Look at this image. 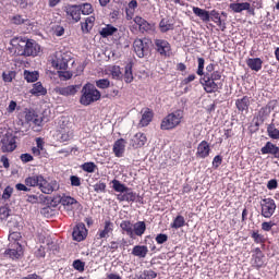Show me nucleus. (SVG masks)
<instances>
[{
  "label": "nucleus",
  "instance_id": "1",
  "mask_svg": "<svg viewBox=\"0 0 279 279\" xmlns=\"http://www.w3.org/2000/svg\"><path fill=\"white\" fill-rule=\"evenodd\" d=\"M8 48L9 53L12 56H24V58H36L40 53V45L34 39H27L26 37H13L10 40Z\"/></svg>",
  "mask_w": 279,
  "mask_h": 279
},
{
  "label": "nucleus",
  "instance_id": "2",
  "mask_svg": "<svg viewBox=\"0 0 279 279\" xmlns=\"http://www.w3.org/2000/svg\"><path fill=\"white\" fill-rule=\"evenodd\" d=\"M221 71H215V64L209 63L206 66V73H204L203 76L199 78V83L202 84L205 93H218L223 86V83H217L219 82V80H221Z\"/></svg>",
  "mask_w": 279,
  "mask_h": 279
},
{
  "label": "nucleus",
  "instance_id": "3",
  "mask_svg": "<svg viewBox=\"0 0 279 279\" xmlns=\"http://www.w3.org/2000/svg\"><path fill=\"white\" fill-rule=\"evenodd\" d=\"M24 182L26 186H38V189L41 191V193H45V195H51L53 191H58L60 189L58 181L52 180L49 182L47 179H45V177H43V174L27 177Z\"/></svg>",
  "mask_w": 279,
  "mask_h": 279
},
{
  "label": "nucleus",
  "instance_id": "4",
  "mask_svg": "<svg viewBox=\"0 0 279 279\" xmlns=\"http://www.w3.org/2000/svg\"><path fill=\"white\" fill-rule=\"evenodd\" d=\"M112 189L116 193H120L117 195L118 202H138V194L134 192L131 187H128L125 184L121 183V181L113 179L111 181Z\"/></svg>",
  "mask_w": 279,
  "mask_h": 279
},
{
  "label": "nucleus",
  "instance_id": "5",
  "mask_svg": "<svg viewBox=\"0 0 279 279\" xmlns=\"http://www.w3.org/2000/svg\"><path fill=\"white\" fill-rule=\"evenodd\" d=\"M120 228L122 234H126L130 239H136V236H143L145 234V230H147V226L145 221H137L132 223L130 220H123L120 223Z\"/></svg>",
  "mask_w": 279,
  "mask_h": 279
},
{
  "label": "nucleus",
  "instance_id": "6",
  "mask_svg": "<svg viewBox=\"0 0 279 279\" xmlns=\"http://www.w3.org/2000/svg\"><path fill=\"white\" fill-rule=\"evenodd\" d=\"M81 93L80 104H82V106H90V104H95V101L101 99V92L90 83L85 84Z\"/></svg>",
  "mask_w": 279,
  "mask_h": 279
},
{
  "label": "nucleus",
  "instance_id": "7",
  "mask_svg": "<svg viewBox=\"0 0 279 279\" xmlns=\"http://www.w3.org/2000/svg\"><path fill=\"white\" fill-rule=\"evenodd\" d=\"M182 119H184V110L177 109L162 119L160 130H175L182 123Z\"/></svg>",
  "mask_w": 279,
  "mask_h": 279
},
{
  "label": "nucleus",
  "instance_id": "8",
  "mask_svg": "<svg viewBox=\"0 0 279 279\" xmlns=\"http://www.w3.org/2000/svg\"><path fill=\"white\" fill-rule=\"evenodd\" d=\"M262 217L265 219H271L276 213V201L274 198H263L260 202Z\"/></svg>",
  "mask_w": 279,
  "mask_h": 279
},
{
  "label": "nucleus",
  "instance_id": "9",
  "mask_svg": "<svg viewBox=\"0 0 279 279\" xmlns=\"http://www.w3.org/2000/svg\"><path fill=\"white\" fill-rule=\"evenodd\" d=\"M64 12L68 21L72 23H80L82 20V7L80 5H66Z\"/></svg>",
  "mask_w": 279,
  "mask_h": 279
},
{
  "label": "nucleus",
  "instance_id": "10",
  "mask_svg": "<svg viewBox=\"0 0 279 279\" xmlns=\"http://www.w3.org/2000/svg\"><path fill=\"white\" fill-rule=\"evenodd\" d=\"M114 232V222L110 219L105 220L102 228L98 229L96 239H110V235Z\"/></svg>",
  "mask_w": 279,
  "mask_h": 279
},
{
  "label": "nucleus",
  "instance_id": "11",
  "mask_svg": "<svg viewBox=\"0 0 279 279\" xmlns=\"http://www.w3.org/2000/svg\"><path fill=\"white\" fill-rule=\"evenodd\" d=\"M133 49L137 58H145L149 51V44H147V39H135L133 43Z\"/></svg>",
  "mask_w": 279,
  "mask_h": 279
},
{
  "label": "nucleus",
  "instance_id": "12",
  "mask_svg": "<svg viewBox=\"0 0 279 279\" xmlns=\"http://www.w3.org/2000/svg\"><path fill=\"white\" fill-rule=\"evenodd\" d=\"M1 143H2L1 149H2L3 154L14 151V149H16V136H14L10 133H7L2 137Z\"/></svg>",
  "mask_w": 279,
  "mask_h": 279
},
{
  "label": "nucleus",
  "instance_id": "13",
  "mask_svg": "<svg viewBox=\"0 0 279 279\" xmlns=\"http://www.w3.org/2000/svg\"><path fill=\"white\" fill-rule=\"evenodd\" d=\"M5 258H11V260H19L23 256V246L21 243H13L11 247L4 251Z\"/></svg>",
  "mask_w": 279,
  "mask_h": 279
},
{
  "label": "nucleus",
  "instance_id": "14",
  "mask_svg": "<svg viewBox=\"0 0 279 279\" xmlns=\"http://www.w3.org/2000/svg\"><path fill=\"white\" fill-rule=\"evenodd\" d=\"M155 49L157 53L169 58L171 56V44L165 39H155Z\"/></svg>",
  "mask_w": 279,
  "mask_h": 279
},
{
  "label": "nucleus",
  "instance_id": "15",
  "mask_svg": "<svg viewBox=\"0 0 279 279\" xmlns=\"http://www.w3.org/2000/svg\"><path fill=\"white\" fill-rule=\"evenodd\" d=\"M276 106V100H270L265 107H262L257 112V120L260 123H265V119L271 114V111L275 110Z\"/></svg>",
  "mask_w": 279,
  "mask_h": 279
},
{
  "label": "nucleus",
  "instance_id": "16",
  "mask_svg": "<svg viewBox=\"0 0 279 279\" xmlns=\"http://www.w3.org/2000/svg\"><path fill=\"white\" fill-rule=\"evenodd\" d=\"M229 8L235 14H239L246 10L248 14H252V16H254V7H252L250 2H234L231 3Z\"/></svg>",
  "mask_w": 279,
  "mask_h": 279
},
{
  "label": "nucleus",
  "instance_id": "17",
  "mask_svg": "<svg viewBox=\"0 0 279 279\" xmlns=\"http://www.w3.org/2000/svg\"><path fill=\"white\" fill-rule=\"evenodd\" d=\"M88 234V230H86V225L84 223H77L72 232V238L74 241H77L78 243L84 241Z\"/></svg>",
  "mask_w": 279,
  "mask_h": 279
},
{
  "label": "nucleus",
  "instance_id": "18",
  "mask_svg": "<svg viewBox=\"0 0 279 279\" xmlns=\"http://www.w3.org/2000/svg\"><path fill=\"white\" fill-rule=\"evenodd\" d=\"M147 144V135H145V133H136L135 135H133V137L131 138V146L134 149H141V147H145V145Z\"/></svg>",
  "mask_w": 279,
  "mask_h": 279
},
{
  "label": "nucleus",
  "instance_id": "19",
  "mask_svg": "<svg viewBox=\"0 0 279 279\" xmlns=\"http://www.w3.org/2000/svg\"><path fill=\"white\" fill-rule=\"evenodd\" d=\"M250 97L243 96L242 98H238L235 100V108H238L239 112L242 114H247L250 112Z\"/></svg>",
  "mask_w": 279,
  "mask_h": 279
},
{
  "label": "nucleus",
  "instance_id": "20",
  "mask_svg": "<svg viewBox=\"0 0 279 279\" xmlns=\"http://www.w3.org/2000/svg\"><path fill=\"white\" fill-rule=\"evenodd\" d=\"M262 154L265 156L269 154L270 156H274V158H279V147L278 145L267 142L262 148Z\"/></svg>",
  "mask_w": 279,
  "mask_h": 279
},
{
  "label": "nucleus",
  "instance_id": "21",
  "mask_svg": "<svg viewBox=\"0 0 279 279\" xmlns=\"http://www.w3.org/2000/svg\"><path fill=\"white\" fill-rule=\"evenodd\" d=\"M54 93L62 95L63 97H71L77 94V85H69L65 87H56Z\"/></svg>",
  "mask_w": 279,
  "mask_h": 279
},
{
  "label": "nucleus",
  "instance_id": "22",
  "mask_svg": "<svg viewBox=\"0 0 279 279\" xmlns=\"http://www.w3.org/2000/svg\"><path fill=\"white\" fill-rule=\"evenodd\" d=\"M209 21H213V23H215L221 32H226V21L221 20V14H219V11H210Z\"/></svg>",
  "mask_w": 279,
  "mask_h": 279
},
{
  "label": "nucleus",
  "instance_id": "23",
  "mask_svg": "<svg viewBox=\"0 0 279 279\" xmlns=\"http://www.w3.org/2000/svg\"><path fill=\"white\" fill-rule=\"evenodd\" d=\"M210 156V144L206 141H202L197 146L196 157L197 158H208Z\"/></svg>",
  "mask_w": 279,
  "mask_h": 279
},
{
  "label": "nucleus",
  "instance_id": "24",
  "mask_svg": "<svg viewBox=\"0 0 279 279\" xmlns=\"http://www.w3.org/2000/svg\"><path fill=\"white\" fill-rule=\"evenodd\" d=\"M154 119V111L149 108H145L142 110V119L140 120V126L141 128H147L149 125V122Z\"/></svg>",
  "mask_w": 279,
  "mask_h": 279
},
{
  "label": "nucleus",
  "instance_id": "25",
  "mask_svg": "<svg viewBox=\"0 0 279 279\" xmlns=\"http://www.w3.org/2000/svg\"><path fill=\"white\" fill-rule=\"evenodd\" d=\"M193 13L195 16L201 19L203 23H210V12L207 11L206 9H201L199 7H193Z\"/></svg>",
  "mask_w": 279,
  "mask_h": 279
},
{
  "label": "nucleus",
  "instance_id": "26",
  "mask_svg": "<svg viewBox=\"0 0 279 279\" xmlns=\"http://www.w3.org/2000/svg\"><path fill=\"white\" fill-rule=\"evenodd\" d=\"M125 151V140H117L113 144V154L117 158H122Z\"/></svg>",
  "mask_w": 279,
  "mask_h": 279
},
{
  "label": "nucleus",
  "instance_id": "27",
  "mask_svg": "<svg viewBox=\"0 0 279 279\" xmlns=\"http://www.w3.org/2000/svg\"><path fill=\"white\" fill-rule=\"evenodd\" d=\"M133 21L135 25H137L140 32H142V34H145V32L151 31V25L145 19L141 16H135Z\"/></svg>",
  "mask_w": 279,
  "mask_h": 279
},
{
  "label": "nucleus",
  "instance_id": "28",
  "mask_svg": "<svg viewBox=\"0 0 279 279\" xmlns=\"http://www.w3.org/2000/svg\"><path fill=\"white\" fill-rule=\"evenodd\" d=\"M131 254L137 258H146L147 254H149V248L146 245H135Z\"/></svg>",
  "mask_w": 279,
  "mask_h": 279
},
{
  "label": "nucleus",
  "instance_id": "29",
  "mask_svg": "<svg viewBox=\"0 0 279 279\" xmlns=\"http://www.w3.org/2000/svg\"><path fill=\"white\" fill-rule=\"evenodd\" d=\"M246 64L251 71L258 73L263 69V59L262 58H250L246 60Z\"/></svg>",
  "mask_w": 279,
  "mask_h": 279
},
{
  "label": "nucleus",
  "instance_id": "30",
  "mask_svg": "<svg viewBox=\"0 0 279 279\" xmlns=\"http://www.w3.org/2000/svg\"><path fill=\"white\" fill-rule=\"evenodd\" d=\"M52 66H54V69H58L59 71H66V69H69V61H66V59L64 58H56L52 60Z\"/></svg>",
  "mask_w": 279,
  "mask_h": 279
},
{
  "label": "nucleus",
  "instance_id": "31",
  "mask_svg": "<svg viewBox=\"0 0 279 279\" xmlns=\"http://www.w3.org/2000/svg\"><path fill=\"white\" fill-rule=\"evenodd\" d=\"M31 93L35 95V97H41L47 95V88L43 86V83L37 82L33 85V88L31 89Z\"/></svg>",
  "mask_w": 279,
  "mask_h": 279
},
{
  "label": "nucleus",
  "instance_id": "32",
  "mask_svg": "<svg viewBox=\"0 0 279 279\" xmlns=\"http://www.w3.org/2000/svg\"><path fill=\"white\" fill-rule=\"evenodd\" d=\"M251 263L254 269H262L265 267V255H252Z\"/></svg>",
  "mask_w": 279,
  "mask_h": 279
},
{
  "label": "nucleus",
  "instance_id": "33",
  "mask_svg": "<svg viewBox=\"0 0 279 279\" xmlns=\"http://www.w3.org/2000/svg\"><path fill=\"white\" fill-rule=\"evenodd\" d=\"M136 8H138V2L137 1H130L126 9V20L132 21L134 19V13L136 12Z\"/></svg>",
  "mask_w": 279,
  "mask_h": 279
},
{
  "label": "nucleus",
  "instance_id": "34",
  "mask_svg": "<svg viewBox=\"0 0 279 279\" xmlns=\"http://www.w3.org/2000/svg\"><path fill=\"white\" fill-rule=\"evenodd\" d=\"M122 77L126 84H132V82H134V74L132 73V63H128L124 66V74H122Z\"/></svg>",
  "mask_w": 279,
  "mask_h": 279
},
{
  "label": "nucleus",
  "instance_id": "35",
  "mask_svg": "<svg viewBox=\"0 0 279 279\" xmlns=\"http://www.w3.org/2000/svg\"><path fill=\"white\" fill-rule=\"evenodd\" d=\"M251 239H253L254 243L257 245H263V247H265V242L267 239H265V235L260 234L258 230H255L251 233Z\"/></svg>",
  "mask_w": 279,
  "mask_h": 279
},
{
  "label": "nucleus",
  "instance_id": "36",
  "mask_svg": "<svg viewBox=\"0 0 279 279\" xmlns=\"http://www.w3.org/2000/svg\"><path fill=\"white\" fill-rule=\"evenodd\" d=\"M38 77L39 74L37 71H28V70H24V80H26V82L28 84H32L34 82H38Z\"/></svg>",
  "mask_w": 279,
  "mask_h": 279
},
{
  "label": "nucleus",
  "instance_id": "37",
  "mask_svg": "<svg viewBox=\"0 0 279 279\" xmlns=\"http://www.w3.org/2000/svg\"><path fill=\"white\" fill-rule=\"evenodd\" d=\"M117 32H119V29L109 24L106 27L101 28L100 36L102 38H108V36H113L114 34H117Z\"/></svg>",
  "mask_w": 279,
  "mask_h": 279
},
{
  "label": "nucleus",
  "instance_id": "38",
  "mask_svg": "<svg viewBox=\"0 0 279 279\" xmlns=\"http://www.w3.org/2000/svg\"><path fill=\"white\" fill-rule=\"evenodd\" d=\"M267 134L272 141H279V130L276 128V124L270 123L267 125Z\"/></svg>",
  "mask_w": 279,
  "mask_h": 279
},
{
  "label": "nucleus",
  "instance_id": "39",
  "mask_svg": "<svg viewBox=\"0 0 279 279\" xmlns=\"http://www.w3.org/2000/svg\"><path fill=\"white\" fill-rule=\"evenodd\" d=\"M109 73L113 80H123V72L121 71V66L119 65L110 66Z\"/></svg>",
  "mask_w": 279,
  "mask_h": 279
},
{
  "label": "nucleus",
  "instance_id": "40",
  "mask_svg": "<svg viewBox=\"0 0 279 279\" xmlns=\"http://www.w3.org/2000/svg\"><path fill=\"white\" fill-rule=\"evenodd\" d=\"M185 223L186 220L184 219V216L179 215L174 218L173 222L170 225V228H173L174 230H180V228H184Z\"/></svg>",
  "mask_w": 279,
  "mask_h": 279
},
{
  "label": "nucleus",
  "instance_id": "41",
  "mask_svg": "<svg viewBox=\"0 0 279 279\" xmlns=\"http://www.w3.org/2000/svg\"><path fill=\"white\" fill-rule=\"evenodd\" d=\"M95 27V16H88L85 19V23L82 24V31L88 33Z\"/></svg>",
  "mask_w": 279,
  "mask_h": 279
},
{
  "label": "nucleus",
  "instance_id": "42",
  "mask_svg": "<svg viewBox=\"0 0 279 279\" xmlns=\"http://www.w3.org/2000/svg\"><path fill=\"white\" fill-rule=\"evenodd\" d=\"M160 31L162 33L170 32V29H173V24L169 22V20L162 19L159 23Z\"/></svg>",
  "mask_w": 279,
  "mask_h": 279
},
{
  "label": "nucleus",
  "instance_id": "43",
  "mask_svg": "<svg viewBox=\"0 0 279 279\" xmlns=\"http://www.w3.org/2000/svg\"><path fill=\"white\" fill-rule=\"evenodd\" d=\"M81 168L86 173H95V169H97V165H95V162L93 161H89V162L83 163Z\"/></svg>",
  "mask_w": 279,
  "mask_h": 279
},
{
  "label": "nucleus",
  "instance_id": "44",
  "mask_svg": "<svg viewBox=\"0 0 279 279\" xmlns=\"http://www.w3.org/2000/svg\"><path fill=\"white\" fill-rule=\"evenodd\" d=\"M60 203L62 204V206H73L74 204H77V199L71 196H62L60 198Z\"/></svg>",
  "mask_w": 279,
  "mask_h": 279
},
{
  "label": "nucleus",
  "instance_id": "45",
  "mask_svg": "<svg viewBox=\"0 0 279 279\" xmlns=\"http://www.w3.org/2000/svg\"><path fill=\"white\" fill-rule=\"evenodd\" d=\"M197 62H198V68H197V75H199L201 77H204V64H206V60L202 57L197 58Z\"/></svg>",
  "mask_w": 279,
  "mask_h": 279
},
{
  "label": "nucleus",
  "instance_id": "46",
  "mask_svg": "<svg viewBox=\"0 0 279 279\" xmlns=\"http://www.w3.org/2000/svg\"><path fill=\"white\" fill-rule=\"evenodd\" d=\"M96 86L101 89L110 88V81L108 78H100L96 81Z\"/></svg>",
  "mask_w": 279,
  "mask_h": 279
},
{
  "label": "nucleus",
  "instance_id": "47",
  "mask_svg": "<svg viewBox=\"0 0 279 279\" xmlns=\"http://www.w3.org/2000/svg\"><path fill=\"white\" fill-rule=\"evenodd\" d=\"M106 189H107V185L105 182L99 181L96 184H94L95 193H106Z\"/></svg>",
  "mask_w": 279,
  "mask_h": 279
},
{
  "label": "nucleus",
  "instance_id": "48",
  "mask_svg": "<svg viewBox=\"0 0 279 279\" xmlns=\"http://www.w3.org/2000/svg\"><path fill=\"white\" fill-rule=\"evenodd\" d=\"M155 241H156V243H158V245H162V244L167 243V241H169V235H167L165 233H159L156 235Z\"/></svg>",
  "mask_w": 279,
  "mask_h": 279
},
{
  "label": "nucleus",
  "instance_id": "49",
  "mask_svg": "<svg viewBox=\"0 0 279 279\" xmlns=\"http://www.w3.org/2000/svg\"><path fill=\"white\" fill-rule=\"evenodd\" d=\"M93 4L86 2L83 4V7H81V13H83L84 15H88V14H93Z\"/></svg>",
  "mask_w": 279,
  "mask_h": 279
},
{
  "label": "nucleus",
  "instance_id": "50",
  "mask_svg": "<svg viewBox=\"0 0 279 279\" xmlns=\"http://www.w3.org/2000/svg\"><path fill=\"white\" fill-rule=\"evenodd\" d=\"M73 268L76 269V271H84V267H86V263L82 262L81 259H76L72 264Z\"/></svg>",
  "mask_w": 279,
  "mask_h": 279
},
{
  "label": "nucleus",
  "instance_id": "51",
  "mask_svg": "<svg viewBox=\"0 0 279 279\" xmlns=\"http://www.w3.org/2000/svg\"><path fill=\"white\" fill-rule=\"evenodd\" d=\"M12 193H14V189L8 185L2 193V199H10L12 197Z\"/></svg>",
  "mask_w": 279,
  "mask_h": 279
},
{
  "label": "nucleus",
  "instance_id": "52",
  "mask_svg": "<svg viewBox=\"0 0 279 279\" xmlns=\"http://www.w3.org/2000/svg\"><path fill=\"white\" fill-rule=\"evenodd\" d=\"M158 278V274L151 269L144 270L143 272V279H155Z\"/></svg>",
  "mask_w": 279,
  "mask_h": 279
},
{
  "label": "nucleus",
  "instance_id": "53",
  "mask_svg": "<svg viewBox=\"0 0 279 279\" xmlns=\"http://www.w3.org/2000/svg\"><path fill=\"white\" fill-rule=\"evenodd\" d=\"M15 76H16V73L14 71H10L9 73H5V72L2 73L3 82H12Z\"/></svg>",
  "mask_w": 279,
  "mask_h": 279
},
{
  "label": "nucleus",
  "instance_id": "54",
  "mask_svg": "<svg viewBox=\"0 0 279 279\" xmlns=\"http://www.w3.org/2000/svg\"><path fill=\"white\" fill-rule=\"evenodd\" d=\"M221 162H223V157H221V155L215 156L213 159V168L219 169V167H221Z\"/></svg>",
  "mask_w": 279,
  "mask_h": 279
},
{
  "label": "nucleus",
  "instance_id": "55",
  "mask_svg": "<svg viewBox=\"0 0 279 279\" xmlns=\"http://www.w3.org/2000/svg\"><path fill=\"white\" fill-rule=\"evenodd\" d=\"M27 19H23L21 15H15L12 17V23L14 25H23L24 23H27Z\"/></svg>",
  "mask_w": 279,
  "mask_h": 279
},
{
  "label": "nucleus",
  "instance_id": "56",
  "mask_svg": "<svg viewBox=\"0 0 279 279\" xmlns=\"http://www.w3.org/2000/svg\"><path fill=\"white\" fill-rule=\"evenodd\" d=\"M274 226H276L274 221H265L262 223V230L264 232H271V228H274Z\"/></svg>",
  "mask_w": 279,
  "mask_h": 279
},
{
  "label": "nucleus",
  "instance_id": "57",
  "mask_svg": "<svg viewBox=\"0 0 279 279\" xmlns=\"http://www.w3.org/2000/svg\"><path fill=\"white\" fill-rule=\"evenodd\" d=\"M71 186H82V179L77 175L70 177Z\"/></svg>",
  "mask_w": 279,
  "mask_h": 279
},
{
  "label": "nucleus",
  "instance_id": "58",
  "mask_svg": "<svg viewBox=\"0 0 279 279\" xmlns=\"http://www.w3.org/2000/svg\"><path fill=\"white\" fill-rule=\"evenodd\" d=\"M36 117V111L28 110L25 114V121L26 123H33L34 119Z\"/></svg>",
  "mask_w": 279,
  "mask_h": 279
},
{
  "label": "nucleus",
  "instance_id": "59",
  "mask_svg": "<svg viewBox=\"0 0 279 279\" xmlns=\"http://www.w3.org/2000/svg\"><path fill=\"white\" fill-rule=\"evenodd\" d=\"M59 77L62 80H71V77H73V73L71 71H59Z\"/></svg>",
  "mask_w": 279,
  "mask_h": 279
},
{
  "label": "nucleus",
  "instance_id": "60",
  "mask_svg": "<svg viewBox=\"0 0 279 279\" xmlns=\"http://www.w3.org/2000/svg\"><path fill=\"white\" fill-rule=\"evenodd\" d=\"M29 185H27L26 183H17L15 184V189L16 191H24L25 193H29V191H32V189L28 187Z\"/></svg>",
  "mask_w": 279,
  "mask_h": 279
},
{
  "label": "nucleus",
  "instance_id": "61",
  "mask_svg": "<svg viewBox=\"0 0 279 279\" xmlns=\"http://www.w3.org/2000/svg\"><path fill=\"white\" fill-rule=\"evenodd\" d=\"M46 255L47 253L45 252V246H40L35 251L36 258H45Z\"/></svg>",
  "mask_w": 279,
  "mask_h": 279
},
{
  "label": "nucleus",
  "instance_id": "62",
  "mask_svg": "<svg viewBox=\"0 0 279 279\" xmlns=\"http://www.w3.org/2000/svg\"><path fill=\"white\" fill-rule=\"evenodd\" d=\"M267 189H268V191H274V190L278 189V181L276 179L269 180L267 183Z\"/></svg>",
  "mask_w": 279,
  "mask_h": 279
},
{
  "label": "nucleus",
  "instance_id": "63",
  "mask_svg": "<svg viewBox=\"0 0 279 279\" xmlns=\"http://www.w3.org/2000/svg\"><path fill=\"white\" fill-rule=\"evenodd\" d=\"M20 159L22 160V162H32V160H34V156L25 153L20 156Z\"/></svg>",
  "mask_w": 279,
  "mask_h": 279
},
{
  "label": "nucleus",
  "instance_id": "64",
  "mask_svg": "<svg viewBox=\"0 0 279 279\" xmlns=\"http://www.w3.org/2000/svg\"><path fill=\"white\" fill-rule=\"evenodd\" d=\"M21 239V234L19 232H12L9 234V241H13V243H19Z\"/></svg>",
  "mask_w": 279,
  "mask_h": 279
}]
</instances>
